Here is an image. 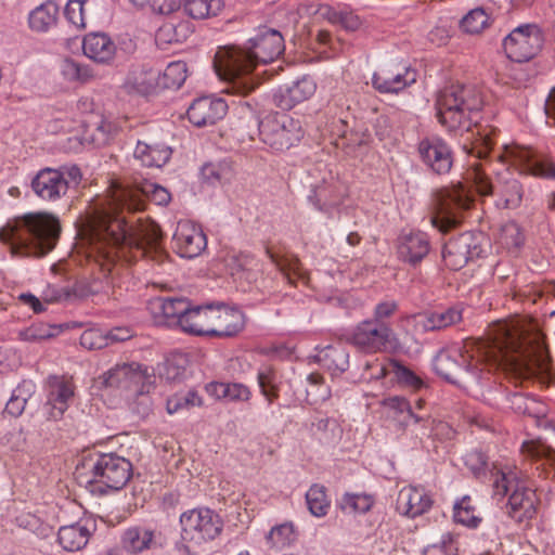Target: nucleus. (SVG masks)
I'll return each instance as SVG.
<instances>
[{"instance_id": "obj_20", "label": "nucleus", "mask_w": 555, "mask_h": 555, "mask_svg": "<svg viewBox=\"0 0 555 555\" xmlns=\"http://www.w3.org/2000/svg\"><path fill=\"white\" fill-rule=\"evenodd\" d=\"M414 81V72L393 65L382 67L372 77L373 87L380 93H398Z\"/></svg>"}, {"instance_id": "obj_40", "label": "nucleus", "mask_w": 555, "mask_h": 555, "mask_svg": "<svg viewBox=\"0 0 555 555\" xmlns=\"http://www.w3.org/2000/svg\"><path fill=\"white\" fill-rule=\"evenodd\" d=\"M385 408L391 412V417L396 420L402 429H408L410 420L415 412L413 411L410 402L402 397H390L383 401Z\"/></svg>"}, {"instance_id": "obj_64", "label": "nucleus", "mask_w": 555, "mask_h": 555, "mask_svg": "<svg viewBox=\"0 0 555 555\" xmlns=\"http://www.w3.org/2000/svg\"><path fill=\"white\" fill-rule=\"evenodd\" d=\"M21 525L40 538H47L52 533V528L48 524L41 522L39 518L33 515L21 518Z\"/></svg>"}, {"instance_id": "obj_3", "label": "nucleus", "mask_w": 555, "mask_h": 555, "mask_svg": "<svg viewBox=\"0 0 555 555\" xmlns=\"http://www.w3.org/2000/svg\"><path fill=\"white\" fill-rule=\"evenodd\" d=\"M250 47H223L215 54L214 67L220 78L228 81L231 92L247 95L258 86L251 72L258 63L267 64L279 57L284 39L275 29H264L249 40Z\"/></svg>"}, {"instance_id": "obj_52", "label": "nucleus", "mask_w": 555, "mask_h": 555, "mask_svg": "<svg viewBox=\"0 0 555 555\" xmlns=\"http://www.w3.org/2000/svg\"><path fill=\"white\" fill-rule=\"evenodd\" d=\"M371 139V133L367 128L356 125L350 130H345L340 135V143H336L338 146L351 147L361 146L367 144Z\"/></svg>"}, {"instance_id": "obj_44", "label": "nucleus", "mask_w": 555, "mask_h": 555, "mask_svg": "<svg viewBox=\"0 0 555 555\" xmlns=\"http://www.w3.org/2000/svg\"><path fill=\"white\" fill-rule=\"evenodd\" d=\"M210 389L217 398L230 401H247L250 397L249 389L245 385L237 383H214L210 384Z\"/></svg>"}, {"instance_id": "obj_11", "label": "nucleus", "mask_w": 555, "mask_h": 555, "mask_svg": "<svg viewBox=\"0 0 555 555\" xmlns=\"http://www.w3.org/2000/svg\"><path fill=\"white\" fill-rule=\"evenodd\" d=\"M182 540L201 544L215 539L222 529L219 515L209 508L192 509L180 516Z\"/></svg>"}, {"instance_id": "obj_53", "label": "nucleus", "mask_w": 555, "mask_h": 555, "mask_svg": "<svg viewBox=\"0 0 555 555\" xmlns=\"http://www.w3.org/2000/svg\"><path fill=\"white\" fill-rule=\"evenodd\" d=\"M61 330L62 325L37 324L28 327L21 335L25 340L37 341L54 337Z\"/></svg>"}, {"instance_id": "obj_9", "label": "nucleus", "mask_w": 555, "mask_h": 555, "mask_svg": "<svg viewBox=\"0 0 555 555\" xmlns=\"http://www.w3.org/2000/svg\"><path fill=\"white\" fill-rule=\"evenodd\" d=\"M472 203L470 194L462 185L439 190L436 193L433 225L441 232L457 228L462 222V211L468 209Z\"/></svg>"}, {"instance_id": "obj_63", "label": "nucleus", "mask_w": 555, "mask_h": 555, "mask_svg": "<svg viewBox=\"0 0 555 555\" xmlns=\"http://www.w3.org/2000/svg\"><path fill=\"white\" fill-rule=\"evenodd\" d=\"M26 403H27V399L25 396H23L22 388L18 387L13 392L10 400L8 401L5 409H4V413H7L13 417H18L23 413Z\"/></svg>"}, {"instance_id": "obj_25", "label": "nucleus", "mask_w": 555, "mask_h": 555, "mask_svg": "<svg viewBox=\"0 0 555 555\" xmlns=\"http://www.w3.org/2000/svg\"><path fill=\"white\" fill-rule=\"evenodd\" d=\"M160 533L145 527H130L122 537V547L129 553L139 554L147 550H152L158 545Z\"/></svg>"}, {"instance_id": "obj_31", "label": "nucleus", "mask_w": 555, "mask_h": 555, "mask_svg": "<svg viewBox=\"0 0 555 555\" xmlns=\"http://www.w3.org/2000/svg\"><path fill=\"white\" fill-rule=\"evenodd\" d=\"M317 361L333 376H338L349 367V352L343 347L327 346L315 356Z\"/></svg>"}, {"instance_id": "obj_61", "label": "nucleus", "mask_w": 555, "mask_h": 555, "mask_svg": "<svg viewBox=\"0 0 555 555\" xmlns=\"http://www.w3.org/2000/svg\"><path fill=\"white\" fill-rule=\"evenodd\" d=\"M459 236L461 241H466L464 245L467 249L470 260L477 259L481 256L483 251L481 246L483 236L481 233L467 231L460 234Z\"/></svg>"}, {"instance_id": "obj_58", "label": "nucleus", "mask_w": 555, "mask_h": 555, "mask_svg": "<svg viewBox=\"0 0 555 555\" xmlns=\"http://www.w3.org/2000/svg\"><path fill=\"white\" fill-rule=\"evenodd\" d=\"M464 460L475 477H480L489 468L488 456L479 450L468 452Z\"/></svg>"}, {"instance_id": "obj_43", "label": "nucleus", "mask_w": 555, "mask_h": 555, "mask_svg": "<svg viewBox=\"0 0 555 555\" xmlns=\"http://www.w3.org/2000/svg\"><path fill=\"white\" fill-rule=\"evenodd\" d=\"M306 502L309 512L315 517H323L327 514L330 501L326 496L324 486L312 485L306 493Z\"/></svg>"}, {"instance_id": "obj_15", "label": "nucleus", "mask_w": 555, "mask_h": 555, "mask_svg": "<svg viewBox=\"0 0 555 555\" xmlns=\"http://www.w3.org/2000/svg\"><path fill=\"white\" fill-rule=\"evenodd\" d=\"M154 374L149 373L147 367H142L139 363L116 364L103 375V384L106 387L130 388L140 386L146 390L152 389Z\"/></svg>"}, {"instance_id": "obj_57", "label": "nucleus", "mask_w": 555, "mask_h": 555, "mask_svg": "<svg viewBox=\"0 0 555 555\" xmlns=\"http://www.w3.org/2000/svg\"><path fill=\"white\" fill-rule=\"evenodd\" d=\"M80 345L88 350H99L108 346V338L101 330L89 328L81 334Z\"/></svg>"}, {"instance_id": "obj_29", "label": "nucleus", "mask_w": 555, "mask_h": 555, "mask_svg": "<svg viewBox=\"0 0 555 555\" xmlns=\"http://www.w3.org/2000/svg\"><path fill=\"white\" fill-rule=\"evenodd\" d=\"M171 153V149L164 144L153 145L138 141L133 155L144 167L160 168L170 159Z\"/></svg>"}, {"instance_id": "obj_21", "label": "nucleus", "mask_w": 555, "mask_h": 555, "mask_svg": "<svg viewBox=\"0 0 555 555\" xmlns=\"http://www.w3.org/2000/svg\"><path fill=\"white\" fill-rule=\"evenodd\" d=\"M31 189L43 201H57L67 193V182L56 169L46 167L33 178Z\"/></svg>"}, {"instance_id": "obj_45", "label": "nucleus", "mask_w": 555, "mask_h": 555, "mask_svg": "<svg viewBox=\"0 0 555 555\" xmlns=\"http://www.w3.org/2000/svg\"><path fill=\"white\" fill-rule=\"evenodd\" d=\"M114 127L111 122L101 120L95 125H89L85 130L82 140L95 147L106 145L113 134Z\"/></svg>"}, {"instance_id": "obj_34", "label": "nucleus", "mask_w": 555, "mask_h": 555, "mask_svg": "<svg viewBox=\"0 0 555 555\" xmlns=\"http://www.w3.org/2000/svg\"><path fill=\"white\" fill-rule=\"evenodd\" d=\"M57 15V4L48 0L30 12L28 18L29 26L35 31H48L53 25H55Z\"/></svg>"}, {"instance_id": "obj_42", "label": "nucleus", "mask_w": 555, "mask_h": 555, "mask_svg": "<svg viewBox=\"0 0 555 555\" xmlns=\"http://www.w3.org/2000/svg\"><path fill=\"white\" fill-rule=\"evenodd\" d=\"M127 83L138 93L147 94L158 85V72L153 69H140L132 72Z\"/></svg>"}, {"instance_id": "obj_2", "label": "nucleus", "mask_w": 555, "mask_h": 555, "mask_svg": "<svg viewBox=\"0 0 555 555\" xmlns=\"http://www.w3.org/2000/svg\"><path fill=\"white\" fill-rule=\"evenodd\" d=\"M481 362L494 364L515 378L530 379L547 371L548 352L538 333L528 334L518 322L498 323L487 340L439 351L433 366L442 378L459 384L465 374L477 376Z\"/></svg>"}, {"instance_id": "obj_22", "label": "nucleus", "mask_w": 555, "mask_h": 555, "mask_svg": "<svg viewBox=\"0 0 555 555\" xmlns=\"http://www.w3.org/2000/svg\"><path fill=\"white\" fill-rule=\"evenodd\" d=\"M317 90V85L311 77L304 76L289 86L279 89L274 94V103L283 111L292 109L296 104L311 98Z\"/></svg>"}, {"instance_id": "obj_48", "label": "nucleus", "mask_w": 555, "mask_h": 555, "mask_svg": "<svg viewBox=\"0 0 555 555\" xmlns=\"http://www.w3.org/2000/svg\"><path fill=\"white\" fill-rule=\"evenodd\" d=\"M297 534L291 522L273 527L267 535L272 547H284L295 542Z\"/></svg>"}, {"instance_id": "obj_18", "label": "nucleus", "mask_w": 555, "mask_h": 555, "mask_svg": "<svg viewBox=\"0 0 555 555\" xmlns=\"http://www.w3.org/2000/svg\"><path fill=\"white\" fill-rule=\"evenodd\" d=\"M423 162L436 173L449 172L452 167V153L449 145L438 137L426 138L418 144Z\"/></svg>"}, {"instance_id": "obj_46", "label": "nucleus", "mask_w": 555, "mask_h": 555, "mask_svg": "<svg viewBox=\"0 0 555 555\" xmlns=\"http://www.w3.org/2000/svg\"><path fill=\"white\" fill-rule=\"evenodd\" d=\"M470 498L465 495L454 505V520L469 528H477L481 518L476 515Z\"/></svg>"}, {"instance_id": "obj_27", "label": "nucleus", "mask_w": 555, "mask_h": 555, "mask_svg": "<svg viewBox=\"0 0 555 555\" xmlns=\"http://www.w3.org/2000/svg\"><path fill=\"white\" fill-rule=\"evenodd\" d=\"M190 307L191 304L182 297H157L152 301V310L155 313H160L167 324L180 327Z\"/></svg>"}, {"instance_id": "obj_28", "label": "nucleus", "mask_w": 555, "mask_h": 555, "mask_svg": "<svg viewBox=\"0 0 555 555\" xmlns=\"http://www.w3.org/2000/svg\"><path fill=\"white\" fill-rule=\"evenodd\" d=\"M74 397V388L68 382L54 378L50 384L47 402L49 418L59 420L68 408V401Z\"/></svg>"}, {"instance_id": "obj_26", "label": "nucleus", "mask_w": 555, "mask_h": 555, "mask_svg": "<svg viewBox=\"0 0 555 555\" xmlns=\"http://www.w3.org/2000/svg\"><path fill=\"white\" fill-rule=\"evenodd\" d=\"M82 50L89 59L98 63H108L116 54V44L106 34L92 33L83 38Z\"/></svg>"}, {"instance_id": "obj_59", "label": "nucleus", "mask_w": 555, "mask_h": 555, "mask_svg": "<svg viewBox=\"0 0 555 555\" xmlns=\"http://www.w3.org/2000/svg\"><path fill=\"white\" fill-rule=\"evenodd\" d=\"M457 547L452 537L448 533L440 541L427 545L423 551V555H455Z\"/></svg>"}, {"instance_id": "obj_5", "label": "nucleus", "mask_w": 555, "mask_h": 555, "mask_svg": "<svg viewBox=\"0 0 555 555\" xmlns=\"http://www.w3.org/2000/svg\"><path fill=\"white\" fill-rule=\"evenodd\" d=\"M435 106L442 126L451 131H472V127H478L483 99L481 91L475 86L452 83L437 93Z\"/></svg>"}, {"instance_id": "obj_49", "label": "nucleus", "mask_w": 555, "mask_h": 555, "mask_svg": "<svg viewBox=\"0 0 555 555\" xmlns=\"http://www.w3.org/2000/svg\"><path fill=\"white\" fill-rule=\"evenodd\" d=\"M257 379L262 395L272 403L278 398L275 372L270 366H263L258 371Z\"/></svg>"}, {"instance_id": "obj_39", "label": "nucleus", "mask_w": 555, "mask_h": 555, "mask_svg": "<svg viewBox=\"0 0 555 555\" xmlns=\"http://www.w3.org/2000/svg\"><path fill=\"white\" fill-rule=\"evenodd\" d=\"M203 179L209 184L227 183L230 182L234 176L232 162L221 160L219 163H208L202 167L201 170Z\"/></svg>"}, {"instance_id": "obj_1", "label": "nucleus", "mask_w": 555, "mask_h": 555, "mask_svg": "<svg viewBox=\"0 0 555 555\" xmlns=\"http://www.w3.org/2000/svg\"><path fill=\"white\" fill-rule=\"evenodd\" d=\"M146 199L156 205H167L171 195L164 186L147 180L134 181L131 186H117L113 190L106 206L95 207L87 217L81 230L83 236L106 259L112 258V249L135 248L142 256L151 254L160 261L163 234L159 227L150 219L127 218L124 212L142 211Z\"/></svg>"}, {"instance_id": "obj_36", "label": "nucleus", "mask_w": 555, "mask_h": 555, "mask_svg": "<svg viewBox=\"0 0 555 555\" xmlns=\"http://www.w3.org/2000/svg\"><path fill=\"white\" fill-rule=\"evenodd\" d=\"M466 241H461L460 236L455 238H451L448 243L444 244L442 249V257L446 262V266L452 270H460L463 268L469 260V255L464 245Z\"/></svg>"}, {"instance_id": "obj_8", "label": "nucleus", "mask_w": 555, "mask_h": 555, "mask_svg": "<svg viewBox=\"0 0 555 555\" xmlns=\"http://www.w3.org/2000/svg\"><path fill=\"white\" fill-rule=\"evenodd\" d=\"M467 180L472 181L477 192L482 195H498L501 202L496 205L503 208H516L520 205L524 195L521 183L512 172L498 173L495 182H491L482 164L475 163L466 173Z\"/></svg>"}, {"instance_id": "obj_51", "label": "nucleus", "mask_w": 555, "mask_h": 555, "mask_svg": "<svg viewBox=\"0 0 555 555\" xmlns=\"http://www.w3.org/2000/svg\"><path fill=\"white\" fill-rule=\"evenodd\" d=\"M488 14L482 9L469 11L461 21V27L465 33L478 34L488 25Z\"/></svg>"}, {"instance_id": "obj_37", "label": "nucleus", "mask_w": 555, "mask_h": 555, "mask_svg": "<svg viewBox=\"0 0 555 555\" xmlns=\"http://www.w3.org/2000/svg\"><path fill=\"white\" fill-rule=\"evenodd\" d=\"M267 254L289 284L295 285L297 280L307 281L306 272L302 270L298 258L279 257L269 249H267Z\"/></svg>"}, {"instance_id": "obj_62", "label": "nucleus", "mask_w": 555, "mask_h": 555, "mask_svg": "<svg viewBox=\"0 0 555 555\" xmlns=\"http://www.w3.org/2000/svg\"><path fill=\"white\" fill-rule=\"evenodd\" d=\"M139 387L132 410L140 416L145 417L152 412V399L149 396L151 389L146 390V388H143V384Z\"/></svg>"}, {"instance_id": "obj_10", "label": "nucleus", "mask_w": 555, "mask_h": 555, "mask_svg": "<svg viewBox=\"0 0 555 555\" xmlns=\"http://www.w3.org/2000/svg\"><path fill=\"white\" fill-rule=\"evenodd\" d=\"M261 141L276 151L287 150L302 137L298 120L285 114L268 115L259 121Z\"/></svg>"}, {"instance_id": "obj_19", "label": "nucleus", "mask_w": 555, "mask_h": 555, "mask_svg": "<svg viewBox=\"0 0 555 555\" xmlns=\"http://www.w3.org/2000/svg\"><path fill=\"white\" fill-rule=\"evenodd\" d=\"M228 105L222 99L199 98L190 105L186 115L196 127L215 125L227 114Z\"/></svg>"}, {"instance_id": "obj_24", "label": "nucleus", "mask_w": 555, "mask_h": 555, "mask_svg": "<svg viewBox=\"0 0 555 555\" xmlns=\"http://www.w3.org/2000/svg\"><path fill=\"white\" fill-rule=\"evenodd\" d=\"M431 503V499L423 489L409 486L399 491L396 508L400 514L414 518L427 512Z\"/></svg>"}, {"instance_id": "obj_7", "label": "nucleus", "mask_w": 555, "mask_h": 555, "mask_svg": "<svg viewBox=\"0 0 555 555\" xmlns=\"http://www.w3.org/2000/svg\"><path fill=\"white\" fill-rule=\"evenodd\" d=\"M91 462V478L87 480L91 493L102 495L120 490L132 475V464L115 453L100 454Z\"/></svg>"}, {"instance_id": "obj_32", "label": "nucleus", "mask_w": 555, "mask_h": 555, "mask_svg": "<svg viewBox=\"0 0 555 555\" xmlns=\"http://www.w3.org/2000/svg\"><path fill=\"white\" fill-rule=\"evenodd\" d=\"M90 531L86 526L74 524L59 529L57 540L65 551L76 552L88 543Z\"/></svg>"}, {"instance_id": "obj_56", "label": "nucleus", "mask_w": 555, "mask_h": 555, "mask_svg": "<svg viewBox=\"0 0 555 555\" xmlns=\"http://www.w3.org/2000/svg\"><path fill=\"white\" fill-rule=\"evenodd\" d=\"M512 409L524 415L537 416L540 413L539 402L522 393H514L509 398Z\"/></svg>"}, {"instance_id": "obj_13", "label": "nucleus", "mask_w": 555, "mask_h": 555, "mask_svg": "<svg viewBox=\"0 0 555 555\" xmlns=\"http://www.w3.org/2000/svg\"><path fill=\"white\" fill-rule=\"evenodd\" d=\"M500 157L521 173L555 180V163L531 149L519 145L505 146L504 154Z\"/></svg>"}, {"instance_id": "obj_30", "label": "nucleus", "mask_w": 555, "mask_h": 555, "mask_svg": "<svg viewBox=\"0 0 555 555\" xmlns=\"http://www.w3.org/2000/svg\"><path fill=\"white\" fill-rule=\"evenodd\" d=\"M376 369L377 377H385L392 374L397 382L405 387L420 389L423 386L422 379L409 367L404 366L397 360H390L387 364L376 363L375 365H367Z\"/></svg>"}, {"instance_id": "obj_12", "label": "nucleus", "mask_w": 555, "mask_h": 555, "mask_svg": "<svg viewBox=\"0 0 555 555\" xmlns=\"http://www.w3.org/2000/svg\"><path fill=\"white\" fill-rule=\"evenodd\" d=\"M543 37L540 28L534 24H527L515 28L503 40V48L507 57L514 62L522 63L534 57L541 50Z\"/></svg>"}, {"instance_id": "obj_60", "label": "nucleus", "mask_w": 555, "mask_h": 555, "mask_svg": "<svg viewBox=\"0 0 555 555\" xmlns=\"http://www.w3.org/2000/svg\"><path fill=\"white\" fill-rule=\"evenodd\" d=\"M87 0H68L64 14L69 23L77 27H85L83 4Z\"/></svg>"}, {"instance_id": "obj_17", "label": "nucleus", "mask_w": 555, "mask_h": 555, "mask_svg": "<svg viewBox=\"0 0 555 555\" xmlns=\"http://www.w3.org/2000/svg\"><path fill=\"white\" fill-rule=\"evenodd\" d=\"M173 248L184 258H194L207 246L203 230L190 221H180L172 237Z\"/></svg>"}, {"instance_id": "obj_4", "label": "nucleus", "mask_w": 555, "mask_h": 555, "mask_svg": "<svg viewBox=\"0 0 555 555\" xmlns=\"http://www.w3.org/2000/svg\"><path fill=\"white\" fill-rule=\"evenodd\" d=\"M60 233L56 217L33 212L8 222L0 230V240L14 255L43 257L55 247Z\"/></svg>"}, {"instance_id": "obj_14", "label": "nucleus", "mask_w": 555, "mask_h": 555, "mask_svg": "<svg viewBox=\"0 0 555 555\" xmlns=\"http://www.w3.org/2000/svg\"><path fill=\"white\" fill-rule=\"evenodd\" d=\"M392 330L384 322L366 320L357 325L348 341L366 352L382 351L387 347Z\"/></svg>"}, {"instance_id": "obj_16", "label": "nucleus", "mask_w": 555, "mask_h": 555, "mask_svg": "<svg viewBox=\"0 0 555 555\" xmlns=\"http://www.w3.org/2000/svg\"><path fill=\"white\" fill-rule=\"evenodd\" d=\"M209 336L233 337L245 326L244 313L236 308L209 306Z\"/></svg>"}, {"instance_id": "obj_35", "label": "nucleus", "mask_w": 555, "mask_h": 555, "mask_svg": "<svg viewBox=\"0 0 555 555\" xmlns=\"http://www.w3.org/2000/svg\"><path fill=\"white\" fill-rule=\"evenodd\" d=\"M462 320V310L451 307L442 311H434L424 315L422 326L425 331H439L454 325Z\"/></svg>"}, {"instance_id": "obj_50", "label": "nucleus", "mask_w": 555, "mask_h": 555, "mask_svg": "<svg viewBox=\"0 0 555 555\" xmlns=\"http://www.w3.org/2000/svg\"><path fill=\"white\" fill-rule=\"evenodd\" d=\"M343 511L348 513H366L373 505V500L366 494H345L339 503Z\"/></svg>"}, {"instance_id": "obj_23", "label": "nucleus", "mask_w": 555, "mask_h": 555, "mask_svg": "<svg viewBox=\"0 0 555 555\" xmlns=\"http://www.w3.org/2000/svg\"><path fill=\"white\" fill-rule=\"evenodd\" d=\"M429 250L430 243L424 232L403 233L399 237L398 256L411 266H417L428 255Z\"/></svg>"}, {"instance_id": "obj_47", "label": "nucleus", "mask_w": 555, "mask_h": 555, "mask_svg": "<svg viewBox=\"0 0 555 555\" xmlns=\"http://www.w3.org/2000/svg\"><path fill=\"white\" fill-rule=\"evenodd\" d=\"M408 428L424 447H429L427 441L431 440L433 436V417L430 415L415 413L410 420Z\"/></svg>"}, {"instance_id": "obj_41", "label": "nucleus", "mask_w": 555, "mask_h": 555, "mask_svg": "<svg viewBox=\"0 0 555 555\" xmlns=\"http://www.w3.org/2000/svg\"><path fill=\"white\" fill-rule=\"evenodd\" d=\"M188 77V66L183 61L171 62L162 76L158 75V85L166 89H179Z\"/></svg>"}, {"instance_id": "obj_6", "label": "nucleus", "mask_w": 555, "mask_h": 555, "mask_svg": "<svg viewBox=\"0 0 555 555\" xmlns=\"http://www.w3.org/2000/svg\"><path fill=\"white\" fill-rule=\"evenodd\" d=\"M493 496L499 500L507 496L505 513L517 522L532 519L537 514L538 498L527 481L516 470L504 472L493 464L491 470Z\"/></svg>"}, {"instance_id": "obj_38", "label": "nucleus", "mask_w": 555, "mask_h": 555, "mask_svg": "<svg viewBox=\"0 0 555 555\" xmlns=\"http://www.w3.org/2000/svg\"><path fill=\"white\" fill-rule=\"evenodd\" d=\"M224 7L222 0H184V12L195 20L216 16Z\"/></svg>"}, {"instance_id": "obj_33", "label": "nucleus", "mask_w": 555, "mask_h": 555, "mask_svg": "<svg viewBox=\"0 0 555 555\" xmlns=\"http://www.w3.org/2000/svg\"><path fill=\"white\" fill-rule=\"evenodd\" d=\"M209 306H191L182 320L181 330L192 335L209 336Z\"/></svg>"}, {"instance_id": "obj_55", "label": "nucleus", "mask_w": 555, "mask_h": 555, "mask_svg": "<svg viewBox=\"0 0 555 555\" xmlns=\"http://www.w3.org/2000/svg\"><path fill=\"white\" fill-rule=\"evenodd\" d=\"M185 362L186 360L183 357L167 359L159 370L160 377L169 382L180 379L185 373Z\"/></svg>"}, {"instance_id": "obj_54", "label": "nucleus", "mask_w": 555, "mask_h": 555, "mask_svg": "<svg viewBox=\"0 0 555 555\" xmlns=\"http://www.w3.org/2000/svg\"><path fill=\"white\" fill-rule=\"evenodd\" d=\"M501 244L507 248H518L524 243V234L520 227L512 221L505 223L500 232Z\"/></svg>"}]
</instances>
